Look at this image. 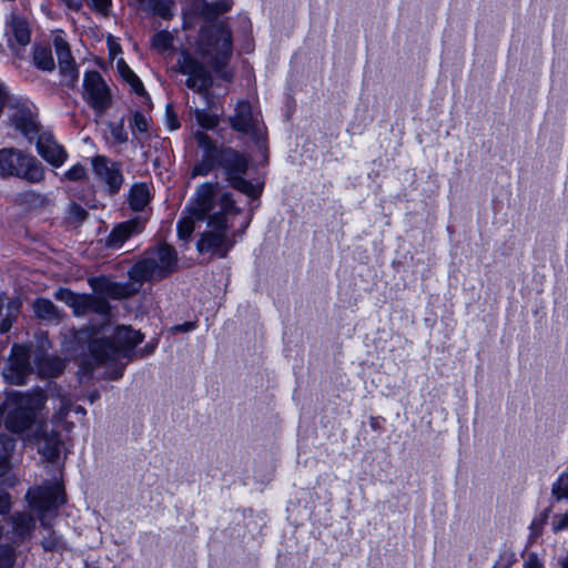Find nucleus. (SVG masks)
Listing matches in <instances>:
<instances>
[{"label":"nucleus","mask_w":568,"mask_h":568,"mask_svg":"<svg viewBox=\"0 0 568 568\" xmlns=\"http://www.w3.org/2000/svg\"><path fill=\"white\" fill-rule=\"evenodd\" d=\"M231 30L224 23L213 24L201 31L195 53L216 71L225 67L232 55Z\"/></svg>","instance_id":"20e7f679"},{"label":"nucleus","mask_w":568,"mask_h":568,"mask_svg":"<svg viewBox=\"0 0 568 568\" xmlns=\"http://www.w3.org/2000/svg\"><path fill=\"white\" fill-rule=\"evenodd\" d=\"M54 297L70 306L77 316L97 313L104 320L103 324L93 325L90 331H80L75 338L88 343V351L95 363L113 367L109 373L110 378L116 379L122 376V361L130 359L136 345L143 341V335L130 326L112 328L106 322L110 306L104 300L74 294L62 287L55 291Z\"/></svg>","instance_id":"f03ea898"},{"label":"nucleus","mask_w":568,"mask_h":568,"mask_svg":"<svg viewBox=\"0 0 568 568\" xmlns=\"http://www.w3.org/2000/svg\"><path fill=\"white\" fill-rule=\"evenodd\" d=\"M11 530L4 532L0 524V568H13L17 561L16 547L31 538L36 528L34 518L24 513L10 517Z\"/></svg>","instance_id":"39448f33"},{"label":"nucleus","mask_w":568,"mask_h":568,"mask_svg":"<svg viewBox=\"0 0 568 568\" xmlns=\"http://www.w3.org/2000/svg\"><path fill=\"white\" fill-rule=\"evenodd\" d=\"M68 9L79 11L82 7L81 0H61Z\"/></svg>","instance_id":"de8ad7c7"},{"label":"nucleus","mask_w":568,"mask_h":568,"mask_svg":"<svg viewBox=\"0 0 568 568\" xmlns=\"http://www.w3.org/2000/svg\"><path fill=\"white\" fill-rule=\"evenodd\" d=\"M130 125H131L132 130H136L141 133L146 132L148 128H149V120L142 113L136 112V113H134Z\"/></svg>","instance_id":"4c0bfd02"},{"label":"nucleus","mask_w":568,"mask_h":568,"mask_svg":"<svg viewBox=\"0 0 568 568\" xmlns=\"http://www.w3.org/2000/svg\"><path fill=\"white\" fill-rule=\"evenodd\" d=\"M170 111H171V108L168 106V110H166L168 118H169L168 119V125H169V129L171 131H173V130H176L180 126V122H179V120L174 115L170 114Z\"/></svg>","instance_id":"49530a36"},{"label":"nucleus","mask_w":568,"mask_h":568,"mask_svg":"<svg viewBox=\"0 0 568 568\" xmlns=\"http://www.w3.org/2000/svg\"><path fill=\"white\" fill-rule=\"evenodd\" d=\"M138 3L141 9L152 12L153 14L155 13V9L158 7L156 0H139Z\"/></svg>","instance_id":"a18cd8bd"},{"label":"nucleus","mask_w":568,"mask_h":568,"mask_svg":"<svg viewBox=\"0 0 568 568\" xmlns=\"http://www.w3.org/2000/svg\"><path fill=\"white\" fill-rule=\"evenodd\" d=\"M150 201L149 189L145 184H135L130 192L129 204L132 210L141 211Z\"/></svg>","instance_id":"b1692460"},{"label":"nucleus","mask_w":568,"mask_h":568,"mask_svg":"<svg viewBox=\"0 0 568 568\" xmlns=\"http://www.w3.org/2000/svg\"><path fill=\"white\" fill-rule=\"evenodd\" d=\"M80 369L83 374H87V373L91 372L93 369V367L91 365L81 364Z\"/></svg>","instance_id":"3c124183"},{"label":"nucleus","mask_w":568,"mask_h":568,"mask_svg":"<svg viewBox=\"0 0 568 568\" xmlns=\"http://www.w3.org/2000/svg\"><path fill=\"white\" fill-rule=\"evenodd\" d=\"M52 43L58 57L59 65L75 63L69 43L64 39L62 31H54L52 33Z\"/></svg>","instance_id":"5701e85b"},{"label":"nucleus","mask_w":568,"mask_h":568,"mask_svg":"<svg viewBox=\"0 0 568 568\" xmlns=\"http://www.w3.org/2000/svg\"><path fill=\"white\" fill-rule=\"evenodd\" d=\"M116 67L122 79L131 87V89L136 94L143 95L145 93L143 84L139 77L129 68V65L123 60H119Z\"/></svg>","instance_id":"393cba45"},{"label":"nucleus","mask_w":568,"mask_h":568,"mask_svg":"<svg viewBox=\"0 0 568 568\" xmlns=\"http://www.w3.org/2000/svg\"><path fill=\"white\" fill-rule=\"evenodd\" d=\"M33 62L43 71H52L55 67L50 48L37 45L33 50Z\"/></svg>","instance_id":"a878e982"},{"label":"nucleus","mask_w":568,"mask_h":568,"mask_svg":"<svg viewBox=\"0 0 568 568\" xmlns=\"http://www.w3.org/2000/svg\"><path fill=\"white\" fill-rule=\"evenodd\" d=\"M10 119L13 126L27 139L32 140L38 133V122L32 106L27 104L10 106Z\"/></svg>","instance_id":"f3484780"},{"label":"nucleus","mask_w":568,"mask_h":568,"mask_svg":"<svg viewBox=\"0 0 568 568\" xmlns=\"http://www.w3.org/2000/svg\"><path fill=\"white\" fill-rule=\"evenodd\" d=\"M30 507L39 514L43 526L49 513L64 503V494L59 484L32 488L27 494Z\"/></svg>","instance_id":"9d476101"},{"label":"nucleus","mask_w":568,"mask_h":568,"mask_svg":"<svg viewBox=\"0 0 568 568\" xmlns=\"http://www.w3.org/2000/svg\"><path fill=\"white\" fill-rule=\"evenodd\" d=\"M178 70L186 75V87L195 92L206 93L212 85L210 71L195 55L186 51H182L180 54Z\"/></svg>","instance_id":"1a4fd4ad"},{"label":"nucleus","mask_w":568,"mask_h":568,"mask_svg":"<svg viewBox=\"0 0 568 568\" xmlns=\"http://www.w3.org/2000/svg\"><path fill=\"white\" fill-rule=\"evenodd\" d=\"M231 126L242 133L250 134L257 141L263 138V126L258 115L253 113L250 103L240 101L236 104L235 113L230 119Z\"/></svg>","instance_id":"ddd939ff"},{"label":"nucleus","mask_w":568,"mask_h":568,"mask_svg":"<svg viewBox=\"0 0 568 568\" xmlns=\"http://www.w3.org/2000/svg\"><path fill=\"white\" fill-rule=\"evenodd\" d=\"M83 99L98 114L104 113L111 105L110 88L98 71L85 72Z\"/></svg>","instance_id":"9b49d317"},{"label":"nucleus","mask_w":568,"mask_h":568,"mask_svg":"<svg viewBox=\"0 0 568 568\" xmlns=\"http://www.w3.org/2000/svg\"><path fill=\"white\" fill-rule=\"evenodd\" d=\"M247 165V159L237 151L231 148L221 149V166L225 170L231 185L247 196L255 197L261 192V187L243 178Z\"/></svg>","instance_id":"6e6552de"},{"label":"nucleus","mask_w":568,"mask_h":568,"mask_svg":"<svg viewBox=\"0 0 568 568\" xmlns=\"http://www.w3.org/2000/svg\"><path fill=\"white\" fill-rule=\"evenodd\" d=\"M562 568H568V558L564 561Z\"/></svg>","instance_id":"6e6d98bb"},{"label":"nucleus","mask_w":568,"mask_h":568,"mask_svg":"<svg viewBox=\"0 0 568 568\" xmlns=\"http://www.w3.org/2000/svg\"><path fill=\"white\" fill-rule=\"evenodd\" d=\"M87 170L82 164H74L63 174V179L68 181H81L85 179Z\"/></svg>","instance_id":"c9c22d12"},{"label":"nucleus","mask_w":568,"mask_h":568,"mask_svg":"<svg viewBox=\"0 0 568 568\" xmlns=\"http://www.w3.org/2000/svg\"><path fill=\"white\" fill-rule=\"evenodd\" d=\"M14 449V440L8 436L0 434V475L9 469V462Z\"/></svg>","instance_id":"bb28decb"},{"label":"nucleus","mask_w":568,"mask_h":568,"mask_svg":"<svg viewBox=\"0 0 568 568\" xmlns=\"http://www.w3.org/2000/svg\"><path fill=\"white\" fill-rule=\"evenodd\" d=\"M91 166L95 176L108 186L111 193L119 191L123 176L118 163L104 155H95L91 159Z\"/></svg>","instance_id":"4468645a"},{"label":"nucleus","mask_w":568,"mask_h":568,"mask_svg":"<svg viewBox=\"0 0 568 568\" xmlns=\"http://www.w3.org/2000/svg\"><path fill=\"white\" fill-rule=\"evenodd\" d=\"M194 327H195L194 323L186 322V323H184L182 325L174 326L173 329L176 331V332H189V331L193 329Z\"/></svg>","instance_id":"8fccbe9b"},{"label":"nucleus","mask_w":568,"mask_h":568,"mask_svg":"<svg viewBox=\"0 0 568 568\" xmlns=\"http://www.w3.org/2000/svg\"><path fill=\"white\" fill-rule=\"evenodd\" d=\"M29 359V348L21 345H14L11 351L9 364L3 373L4 378L12 384H23L31 369Z\"/></svg>","instance_id":"2eb2a0df"},{"label":"nucleus","mask_w":568,"mask_h":568,"mask_svg":"<svg viewBox=\"0 0 568 568\" xmlns=\"http://www.w3.org/2000/svg\"><path fill=\"white\" fill-rule=\"evenodd\" d=\"M95 398H98V395H97V394H92V395L90 396V400H91V403H93Z\"/></svg>","instance_id":"5fc2aeb1"},{"label":"nucleus","mask_w":568,"mask_h":568,"mask_svg":"<svg viewBox=\"0 0 568 568\" xmlns=\"http://www.w3.org/2000/svg\"><path fill=\"white\" fill-rule=\"evenodd\" d=\"M42 405L43 397L40 394L9 393L0 406V425L3 423L12 433H22L32 425Z\"/></svg>","instance_id":"7ed1b4c3"},{"label":"nucleus","mask_w":568,"mask_h":568,"mask_svg":"<svg viewBox=\"0 0 568 568\" xmlns=\"http://www.w3.org/2000/svg\"><path fill=\"white\" fill-rule=\"evenodd\" d=\"M568 528V511L564 514H557L552 517L551 529L554 532H559Z\"/></svg>","instance_id":"58836bf2"},{"label":"nucleus","mask_w":568,"mask_h":568,"mask_svg":"<svg viewBox=\"0 0 568 568\" xmlns=\"http://www.w3.org/2000/svg\"><path fill=\"white\" fill-rule=\"evenodd\" d=\"M71 408V399L67 396H57L53 398V409L55 410L53 415L54 423L64 422L67 415L69 414Z\"/></svg>","instance_id":"c756f323"},{"label":"nucleus","mask_w":568,"mask_h":568,"mask_svg":"<svg viewBox=\"0 0 568 568\" xmlns=\"http://www.w3.org/2000/svg\"><path fill=\"white\" fill-rule=\"evenodd\" d=\"M158 7L155 9L156 16L162 19H171L174 14V2L173 0H156Z\"/></svg>","instance_id":"f704fd0d"},{"label":"nucleus","mask_w":568,"mask_h":568,"mask_svg":"<svg viewBox=\"0 0 568 568\" xmlns=\"http://www.w3.org/2000/svg\"><path fill=\"white\" fill-rule=\"evenodd\" d=\"M110 134L116 143H124L128 134L122 122L110 124Z\"/></svg>","instance_id":"e433bc0d"},{"label":"nucleus","mask_w":568,"mask_h":568,"mask_svg":"<svg viewBox=\"0 0 568 568\" xmlns=\"http://www.w3.org/2000/svg\"><path fill=\"white\" fill-rule=\"evenodd\" d=\"M217 191V184L209 182L196 189L187 209L189 215L178 223V235L181 240L189 241L195 220H206L207 229L197 242V250L225 257L234 245L236 235L241 236L250 225L251 217L242 216L239 230L230 233L242 211L235 206L229 193L219 194Z\"/></svg>","instance_id":"f257e3e1"},{"label":"nucleus","mask_w":568,"mask_h":568,"mask_svg":"<svg viewBox=\"0 0 568 568\" xmlns=\"http://www.w3.org/2000/svg\"><path fill=\"white\" fill-rule=\"evenodd\" d=\"M11 500L10 496L6 491H0V515L6 514L10 510Z\"/></svg>","instance_id":"79ce46f5"},{"label":"nucleus","mask_w":568,"mask_h":568,"mask_svg":"<svg viewBox=\"0 0 568 568\" xmlns=\"http://www.w3.org/2000/svg\"><path fill=\"white\" fill-rule=\"evenodd\" d=\"M75 413H79L81 415H84L85 414V410L81 407V406H77L75 407Z\"/></svg>","instance_id":"603ef678"},{"label":"nucleus","mask_w":568,"mask_h":568,"mask_svg":"<svg viewBox=\"0 0 568 568\" xmlns=\"http://www.w3.org/2000/svg\"><path fill=\"white\" fill-rule=\"evenodd\" d=\"M95 11L106 14L111 7L112 0H90Z\"/></svg>","instance_id":"a19ab883"},{"label":"nucleus","mask_w":568,"mask_h":568,"mask_svg":"<svg viewBox=\"0 0 568 568\" xmlns=\"http://www.w3.org/2000/svg\"><path fill=\"white\" fill-rule=\"evenodd\" d=\"M511 562L510 556H501L499 560L495 564L494 568H508Z\"/></svg>","instance_id":"09e8293b"},{"label":"nucleus","mask_w":568,"mask_h":568,"mask_svg":"<svg viewBox=\"0 0 568 568\" xmlns=\"http://www.w3.org/2000/svg\"><path fill=\"white\" fill-rule=\"evenodd\" d=\"M194 139L203 150L202 159L192 170V178L207 175L219 163L221 165V149L214 145L210 136L203 131H196Z\"/></svg>","instance_id":"f8f14e48"},{"label":"nucleus","mask_w":568,"mask_h":568,"mask_svg":"<svg viewBox=\"0 0 568 568\" xmlns=\"http://www.w3.org/2000/svg\"><path fill=\"white\" fill-rule=\"evenodd\" d=\"M524 568H544L537 555L529 554L524 562Z\"/></svg>","instance_id":"37998d69"},{"label":"nucleus","mask_w":568,"mask_h":568,"mask_svg":"<svg viewBox=\"0 0 568 568\" xmlns=\"http://www.w3.org/2000/svg\"><path fill=\"white\" fill-rule=\"evenodd\" d=\"M9 29L13 38L20 45L24 47L30 42V27L29 23L23 18L12 16L9 21Z\"/></svg>","instance_id":"4be33fe9"},{"label":"nucleus","mask_w":568,"mask_h":568,"mask_svg":"<svg viewBox=\"0 0 568 568\" xmlns=\"http://www.w3.org/2000/svg\"><path fill=\"white\" fill-rule=\"evenodd\" d=\"M552 495L557 500L568 499V473L561 474L554 483Z\"/></svg>","instance_id":"473e14b6"},{"label":"nucleus","mask_w":568,"mask_h":568,"mask_svg":"<svg viewBox=\"0 0 568 568\" xmlns=\"http://www.w3.org/2000/svg\"><path fill=\"white\" fill-rule=\"evenodd\" d=\"M64 362L60 358H48L40 366V373L45 375H59L64 369Z\"/></svg>","instance_id":"72a5a7b5"},{"label":"nucleus","mask_w":568,"mask_h":568,"mask_svg":"<svg viewBox=\"0 0 568 568\" xmlns=\"http://www.w3.org/2000/svg\"><path fill=\"white\" fill-rule=\"evenodd\" d=\"M176 255L174 250L162 244L146 253L130 271V278L138 283L159 281L175 270Z\"/></svg>","instance_id":"423d86ee"},{"label":"nucleus","mask_w":568,"mask_h":568,"mask_svg":"<svg viewBox=\"0 0 568 568\" xmlns=\"http://www.w3.org/2000/svg\"><path fill=\"white\" fill-rule=\"evenodd\" d=\"M143 222L139 219L129 220L116 225L106 239V246L110 248H121L124 242L132 235L139 234L143 230Z\"/></svg>","instance_id":"6ab92c4d"},{"label":"nucleus","mask_w":568,"mask_h":568,"mask_svg":"<svg viewBox=\"0 0 568 568\" xmlns=\"http://www.w3.org/2000/svg\"><path fill=\"white\" fill-rule=\"evenodd\" d=\"M61 82L67 87H74L79 79V70L75 63L59 65Z\"/></svg>","instance_id":"7c9ffc66"},{"label":"nucleus","mask_w":568,"mask_h":568,"mask_svg":"<svg viewBox=\"0 0 568 568\" xmlns=\"http://www.w3.org/2000/svg\"><path fill=\"white\" fill-rule=\"evenodd\" d=\"M63 427H64L65 430H70L71 427H72V424L71 423H64Z\"/></svg>","instance_id":"864d4df0"},{"label":"nucleus","mask_w":568,"mask_h":568,"mask_svg":"<svg viewBox=\"0 0 568 568\" xmlns=\"http://www.w3.org/2000/svg\"><path fill=\"white\" fill-rule=\"evenodd\" d=\"M33 312L37 317L42 320H54L59 317V312L54 304L47 298H38L33 303Z\"/></svg>","instance_id":"cd10ccee"},{"label":"nucleus","mask_w":568,"mask_h":568,"mask_svg":"<svg viewBox=\"0 0 568 568\" xmlns=\"http://www.w3.org/2000/svg\"><path fill=\"white\" fill-rule=\"evenodd\" d=\"M42 546L45 550H60L61 548H63V541L60 536L55 537L52 535L42 540Z\"/></svg>","instance_id":"ea45409f"},{"label":"nucleus","mask_w":568,"mask_h":568,"mask_svg":"<svg viewBox=\"0 0 568 568\" xmlns=\"http://www.w3.org/2000/svg\"><path fill=\"white\" fill-rule=\"evenodd\" d=\"M39 453L48 460H54L60 454V438L58 433H47L45 430L39 438Z\"/></svg>","instance_id":"412c9836"},{"label":"nucleus","mask_w":568,"mask_h":568,"mask_svg":"<svg viewBox=\"0 0 568 568\" xmlns=\"http://www.w3.org/2000/svg\"><path fill=\"white\" fill-rule=\"evenodd\" d=\"M22 302L20 297L11 300L6 298L3 294H0V333L4 334L12 327L13 322L20 313Z\"/></svg>","instance_id":"aec40b11"},{"label":"nucleus","mask_w":568,"mask_h":568,"mask_svg":"<svg viewBox=\"0 0 568 568\" xmlns=\"http://www.w3.org/2000/svg\"><path fill=\"white\" fill-rule=\"evenodd\" d=\"M0 175L18 176L30 183L43 180L44 169L32 155L14 149L0 150Z\"/></svg>","instance_id":"0eeeda50"},{"label":"nucleus","mask_w":568,"mask_h":568,"mask_svg":"<svg viewBox=\"0 0 568 568\" xmlns=\"http://www.w3.org/2000/svg\"><path fill=\"white\" fill-rule=\"evenodd\" d=\"M174 34L170 31L162 30L152 38V47L159 52H165L173 47Z\"/></svg>","instance_id":"c85d7f7f"},{"label":"nucleus","mask_w":568,"mask_h":568,"mask_svg":"<svg viewBox=\"0 0 568 568\" xmlns=\"http://www.w3.org/2000/svg\"><path fill=\"white\" fill-rule=\"evenodd\" d=\"M37 150L43 160L55 168L62 166L68 160V152L49 132L38 135Z\"/></svg>","instance_id":"dca6fc26"},{"label":"nucleus","mask_w":568,"mask_h":568,"mask_svg":"<svg viewBox=\"0 0 568 568\" xmlns=\"http://www.w3.org/2000/svg\"><path fill=\"white\" fill-rule=\"evenodd\" d=\"M194 116H195V120H196L197 124L201 128L206 129V130L214 129L217 125V123H219L217 116L212 114V113H209L205 110L196 109L194 111Z\"/></svg>","instance_id":"2f4dec72"},{"label":"nucleus","mask_w":568,"mask_h":568,"mask_svg":"<svg viewBox=\"0 0 568 568\" xmlns=\"http://www.w3.org/2000/svg\"><path fill=\"white\" fill-rule=\"evenodd\" d=\"M70 213H71L72 217L78 220V221H83L85 219V216H87L85 210L82 209L78 204H72L70 206Z\"/></svg>","instance_id":"c03bdc74"},{"label":"nucleus","mask_w":568,"mask_h":568,"mask_svg":"<svg viewBox=\"0 0 568 568\" xmlns=\"http://www.w3.org/2000/svg\"><path fill=\"white\" fill-rule=\"evenodd\" d=\"M232 7L231 0H221L220 2L209 3L205 0H192L183 9V14L187 17H202L206 20L213 19L221 13L229 11Z\"/></svg>","instance_id":"a211bd4d"}]
</instances>
